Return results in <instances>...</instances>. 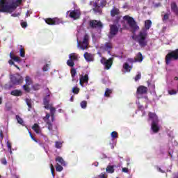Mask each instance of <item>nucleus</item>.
<instances>
[{
    "label": "nucleus",
    "instance_id": "obj_1",
    "mask_svg": "<svg viewBox=\"0 0 178 178\" xmlns=\"http://www.w3.org/2000/svg\"><path fill=\"white\" fill-rule=\"evenodd\" d=\"M151 26H152V22L149 19L146 20L145 22V28L135 37L136 41L138 42L142 48L147 47L148 44V30L151 29Z\"/></svg>",
    "mask_w": 178,
    "mask_h": 178
},
{
    "label": "nucleus",
    "instance_id": "obj_2",
    "mask_svg": "<svg viewBox=\"0 0 178 178\" xmlns=\"http://www.w3.org/2000/svg\"><path fill=\"white\" fill-rule=\"evenodd\" d=\"M22 2L23 0H0V12L13 13Z\"/></svg>",
    "mask_w": 178,
    "mask_h": 178
},
{
    "label": "nucleus",
    "instance_id": "obj_3",
    "mask_svg": "<svg viewBox=\"0 0 178 178\" xmlns=\"http://www.w3.org/2000/svg\"><path fill=\"white\" fill-rule=\"evenodd\" d=\"M149 120L152 121L151 124V134H155L159 131L161 126L159 125V120L158 119V115L155 113H149Z\"/></svg>",
    "mask_w": 178,
    "mask_h": 178
},
{
    "label": "nucleus",
    "instance_id": "obj_4",
    "mask_svg": "<svg viewBox=\"0 0 178 178\" xmlns=\"http://www.w3.org/2000/svg\"><path fill=\"white\" fill-rule=\"evenodd\" d=\"M48 93L43 99V104L44 106V108L50 111V115L51 118V122L54 120L55 113L56 112V108L52 106V104H49V101L51 100L50 95L51 92L49 89L47 88Z\"/></svg>",
    "mask_w": 178,
    "mask_h": 178
},
{
    "label": "nucleus",
    "instance_id": "obj_5",
    "mask_svg": "<svg viewBox=\"0 0 178 178\" xmlns=\"http://www.w3.org/2000/svg\"><path fill=\"white\" fill-rule=\"evenodd\" d=\"M123 19L126 22V24L122 25L123 29L130 30L131 33H134V18L125 15L123 17Z\"/></svg>",
    "mask_w": 178,
    "mask_h": 178
},
{
    "label": "nucleus",
    "instance_id": "obj_6",
    "mask_svg": "<svg viewBox=\"0 0 178 178\" xmlns=\"http://www.w3.org/2000/svg\"><path fill=\"white\" fill-rule=\"evenodd\" d=\"M148 91V88L144 86H140L137 88L136 95L138 99L143 98L144 99H148V96H147V92Z\"/></svg>",
    "mask_w": 178,
    "mask_h": 178
},
{
    "label": "nucleus",
    "instance_id": "obj_7",
    "mask_svg": "<svg viewBox=\"0 0 178 178\" xmlns=\"http://www.w3.org/2000/svg\"><path fill=\"white\" fill-rule=\"evenodd\" d=\"M177 59H178V49L166 55L165 63L166 65H170L172 60H177Z\"/></svg>",
    "mask_w": 178,
    "mask_h": 178
},
{
    "label": "nucleus",
    "instance_id": "obj_8",
    "mask_svg": "<svg viewBox=\"0 0 178 178\" xmlns=\"http://www.w3.org/2000/svg\"><path fill=\"white\" fill-rule=\"evenodd\" d=\"M89 26L91 29H96L97 30H102L104 28V24L101 21L98 20H90L89 22Z\"/></svg>",
    "mask_w": 178,
    "mask_h": 178
},
{
    "label": "nucleus",
    "instance_id": "obj_9",
    "mask_svg": "<svg viewBox=\"0 0 178 178\" xmlns=\"http://www.w3.org/2000/svg\"><path fill=\"white\" fill-rule=\"evenodd\" d=\"M88 40H90V36L88 34H86L83 37L82 42H78L77 47H80L81 49H87L88 48Z\"/></svg>",
    "mask_w": 178,
    "mask_h": 178
},
{
    "label": "nucleus",
    "instance_id": "obj_10",
    "mask_svg": "<svg viewBox=\"0 0 178 178\" xmlns=\"http://www.w3.org/2000/svg\"><path fill=\"white\" fill-rule=\"evenodd\" d=\"M70 59L67 60V66L70 67H73L74 66V62L79 60V55L76 53H72L69 56Z\"/></svg>",
    "mask_w": 178,
    "mask_h": 178
},
{
    "label": "nucleus",
    "instance_id": "obj_11",
    "mask_svg": "<svg viewBox=\"0 0 178 178\" xmlns=\"http://www.w3.org/2000/svg\"><path fill=\"white\" fill-rule=\"evenodd\" d=\"M10 80L13 84L16 86H19V84H22V83H23V77L19 74L12 75L10 76Z\"/></svg>",
    "mask_w": 178,
    "mask_h": 178
},
{
    "label": "nucleus",
    "instance_id": "obj_12",
    "mask_svg": "<svg viewBox=\"0 0 178 178\" xmlns=\"http://www.w3.org/2000/svg\"><path fill=\"white\" fill-rule=\"evenodd\" d=\"M101 63L105 66L106 70H109L113 65V58H110L108 60L105 58H102L100 60Z\"/></svg>",
    "mask_w": 178,
    "mask_h": 178
},
{
    "label": "nucleus",
    "instance_id": "obj_13",
    "mask_svg": "<svg viewBox=\"0 0 178 178\" xmlns=\"http://www.w3.org/2000/svg\"><path fill=\"white\" fill-rule=\"evenodd\" d=\"M45 23L49 24V26H56L58 24H60L62 23V20L58 18H47L44 19Z\"/></svg>",
    "mask_w": 178,
    "mask_h": 178
},
{
    "label": "nucleus",
    "instance_id": "obj_14",
    "mask_svg": "<svg viewBox=\"0 0 178 178\" xmlns=\"http://www.w3.org/2000/svg\"><path fill=\"white\" fill-rule=\"evenodd\" d=\"M119 33V28L118 26L113 24L110 25V32L108 35V38H113Z\"/></svg>",
    "mask_w": 178,
    "mask_h": 178
},
{
    "label": "nucleus",
    "instance_id": "obj_15",
    "mask_svg": "<svg viewBox=\"0 0 178 178\" xmlns=\"http://www.w3.org/2000/svg\"><path fill=\"white\" fill-rule=\"evenodd\" d=\"M49 118H51V114L47 113L46 116L43 118V120L46 122L48 130L51 131L54 127L52 126V122H51V120H49Z\"/></svg>",
    "mask_w": 178,
    "mask_h": 178
},
{
    "label": "nucleus",
    "instance_id": "obj_16",
    "mask_svg": "<svg viewBox=\"0 0 178 178\" xmlns=\"http://www.w3.org/2000/svg\"><path fill=\"white\" fill-rule=\"evenodd\" d=\"M88 74L81 75L79 78V84L81 87H84V83L88 84Z\"/></svg>",
    "mask_w": 178,
    "mask_h": 178
},
{
    "label": "nucleus",
    "instance_id": "obj_17",
    "mask_svg": "<svg viewBox=\"0 0 178 178\" xmlns=\"http://www.w3.org/2000/svg\"><path fill=\"white\" fill-rule=\"evenodd\" d=\"M80 15V11L78 10H74L70 13V17H71V19H74V20H77V19H79Z\"/></svg>",
    "mask_w": 178,
    "mask_h": 178
},
{
    "label": "nucleus",
    "instance_id": "obj_18",
    "mask_svg": "<svg viewBox=\"0 0 178 178\" xmlns=\"http://www.w3.org/2000/svg\"><path fill=\"white\" fill-rule=\"evenodd\" d=\"M93 6L94 8L92 9L95 13H99V15H101V13H102V8L99 5H98V3H94Z\"/></svg>",
    "mask_w": 178,
    "mask_h": 178
},
{
    "label": "nucleus",
    "instance_id": "obj_19",
    "mask_svg": "<svg viewBox=\"0 0 178 178\" xmlns=\"http://www.w3.org/2000/svg\"><path fill=\"white\" fill-rule=\"evenodd\" d=\"M83 56L87 62H92L94 60V57H92V54L86 52L83 54Z\"/></svg>",
    "mask_w": 178,
    "mask_h": 178
},
{
    "label": "nucleus",
    "instance_id": "obj_20",
    "mask_svg": "<svg viewBox=\"0 0 178 178\" xmlns=\"http://www.w3.org/2000/svg\"><path fill=\"white\" fill-rule=\"evenodd\" d=\"M120 13V10L116 7H113V9L111 10V17H115V16H118Z\"/></svg>",
    "mask_w": 178,
    "mask_h": 178
},
{
    "label": "nucleus",
    "instance_id": "obj_21",
    "mask_svg": "<svg viewBox=\"0 0 178 178\" xmlns=\"http://www.w3.org/2000/svg\"><path fill=\"white\" fill-rule=\"evenodd\" d=\"M10 94L14 97H22V95H23V92H22V90L17 89L11 91Z\"/></svg>",
    "mask_w": 178,
    "mask_h": 178
},
{
    "label": "nucleus",
    "instance_id": "obj_22",
    "mask_svg": "<svg viewBox=\"0 0 178 178\" xmlns=\"http://www.w3.org/2000/svg\"><path fill=\"white\" fill-rule=\"evenodd\" d=\"M33 130L36 133V134H41V128L38 124H34L32 127Z\"/></svg>",
    "mask_w": 178,
    "mask_h": 178
},
{
    "label": "nucleus",
    "instance_id": "obj_23",
    "mask_svg": "<svg viewBox=\"0 0 178 178\" xmlns=\"http://www.w3.org/2000/svg\"><path fill=\"white\" fill-rule=\"evenodd\" d=\"M144 60V57L143 56V54H141V52H139L137 55H136V58H134V62H139L141 63L143 62V60Z\"/></svg>",
    "mask_w": 178,
    "mask_h": 178
},
{
    "label": "nucleus",
    "instance_id": "obj_24",
    "mask_svg": "<svg viewBox=\"0 0 178 178\" xmlns=\"http://www.w3.org/2000/svg\"><path fill=\"white\" fill-rule=\"evenodd\" d=\"M171 10L174 12L176 15H178V8L177 4L175 2L171 3Z\"/></svg>",
    "mask_w": 178,
    "mask_h": 178
},
{
    "label": "nucleus",
    "instance_id": "obj_25",
    "mask_svg": "<svg viewBox=\"0 0 178 178\" xmlns=\"http://www.w3.org/2000/svg\"><path fill=\"white\" fill-rule=\"evenodd\" d=\"M131 70V67H130V65H129V63H125L123 65V70H122L123 73H126V72H129Z\"/></svg>",
    "mask_w": 178,
    "mask_h": 178
},
{
    "label": "nucleus",
    "instance_id": "obj_26",
    "mask_svg": "<svg viewBox=\"0 0 178 178\" xmlns=\"http://www.w3.org/2000/svg\"><path fill=\"white\" fill-rule=\"evenodd\" d=\"M56 162H58V163H60V165H62L63 166H65V160H63V158L60 156H57L56 158Z\"/></svg>",
    "mask_w": 178,
    "mask_h": 178
},
{
    "label": "nucleus",
    "instance_id": "obj_27",
    "mask_svg": "<svg viewBox=\"0 0 178 178\" xmlns=\"http://www.w3.org/2000/svg\"><path fill=\"white\" fill-rule=\"evenodd\" d=\"M26 103L28 106V111L30 112V111H31V108H33V106L31 105V104H33V101L30 99H26Z\"/></svg>",
    "mask_w": 178,
    "mask_h": 178
},
{
    "label": "nucleus",
    "instance_id": "obj_28",
    "mask_svg": "<svg viewBox=\"0 0 178 178\" xmlns=\"http://www.w3.org/2000/svg\"><path fill=\"white\" fill-rule=\"evenodd\" d=\"M106 170L108 173H113L115 172V168H113V165H108L106 168Z\"/></svg>",
    "mask_w": 178,
    "mask_h": 178
},
{
    "label": "nucleus",
    "instance_id": "obj_29",
    "mask_svg": "<svg viewBox=\"0 0 178 178\" xmlns=\"http://www.w3.org/2000/svg\"><path fill=\"white\" fill-rule=\"evenodd\" d=\"M25 81L27 86H31V84H33V81L31 80V78H30V76H26Z\"/></svg>",
    "mask_w": 178,
    "mask_h": 178
},
{
    "label": "nucleus",
    "instance_id": "obj_30",
    "mask_svg": "<svg viewBox=\"0 0 178 178\" xmlns=\"http://www.w3.org/2000/svg\"><path fill=\"white\" fill-rule=\"evenodd\" d=\"M104 48H105L106 51H109V49H112V43L106 42L104 44Z\"/></svg>",
    "mask_w": 178,
    "mask_h": 178
},
{
    "label": "nucleus",
    "instance_id": "obj_31",
    "mask_svg": "<svg viewBox=\"0 0 178 178\" xmlns=\"http://www.w3.org/2000/svg\"><path fill=\"white\" fill-rule=\"evenodd\" d=\"M111 94H112V89L106 88L104 93V97L108 98V97H111Z\"/></svg>",
    "mask_w": 178,
    "mask_h": 178
},
{
    "label": "nucleus",
    "instance_id": "obj_32",
    "mask_svg": "<svg viewBox=\"0 0 178 178\" xmlns=\"http://www.w3.org/2000/svg\"><path fill=\"white\" fill-rule=\"evenodd\" d=\"M33 90H34V91H38V90L41 89V85L38 84V83H35L33 86H32Z\"/></svg>",
    "mask_w": 178,
    "mask_h": 178
},
{
    "label": "nucleus",
    "instance_id": "obj_33",
    "mask_svg": "<svg viewBox=\"0 0 178 178\" xmlns=\"http://www.w3.org/2000/svg\"><path fill=\"white\" fill-rule=\"evenodd\" d=\"M19 56H21V58H24V56H26V53L24 51L23 46H21V49L19 50Z\"/></svg>",
    "mask_w": 178,
    "mask_h": 178
},
{
    "label": "nucleus",
    "instance_id": "obj_34",
    "mask_svg": "<svg viewBox=\"0 0 178 178\" xmlns=\"http://www.w3.org/2000/svg\"><path fill=\"white\" fill-rule=\"evenodd\" d=\"M56 172H62V170H63V167L57 163L56 165Z\"/></svg>",
    "mask_w": 178,
    "mask_h": 178
},
{
    "label": "nucleus",
    "instance_id": "obj_35",
    "mask_svg": "<svg viewBox=\"0 0 178 178\" xmlns=\"http://www.w3.org/2000/svg\"><path fill=\"white\" fill-rule=\"evenodd\" d=\"M81 107L82 108V109H86V108H87V101H82L81 102Z\"/></svg>",
    "mask_w": 178,
    "mask_h": 178
},
{
    "label": "nucleus",
    "instance_id": "obj_36",
    "mask_svg": "<svg viewBox=\"0 0 178 178\" xmlns=\"http://www.w3.org/2000/svg\"><path fill=\"white\" fill-rule=\"evenodd\" d=\"M76 74H77V72L76 71V70L74 68H71V76L72 79H74Z\"/></svg>",
    "mask_w": 178,
    "mask_h": 178
},
{
    "label": "nucleus",
    "instance_id": "obj_37",
    "mask_svg": "<svg viewBox=\"0 0 178 178\" xmlns=\"http://www.w3.org/2000/svg\"><path fill=\"white\" fill-rule=\"evenodd\" d=\"M50 169H51V172L53 177H55V168H54L53 163L50 164Z\"/></svg>",
    "mask_w": 178,
    "mask_h": 178
},
{
    "label": "nucleus",
    "instance_id": "obj_38",
    "mask_svg": "<svg viewBox=\"0 0 178 178\" xmlns=\"http://www.w3.org/2000/svg\"><path fill=\"white\" fill-rule=\"evenodd\" d=\"M72 92L73 94H79V92H80V88H77V87H74L72 88Z\"/></svg>",
    "mask_w": 178,
    "mask_h": 178
},
{
    "label": "nucleus",
    "instance_id": "obj_39",
    "mask_svg": "<svg viewBox=\"0 0 178 178\" xmlns=\"http://www.w3.org/2000/svg\"><path fill=\"white\" fill-rule=\"evenodd\" d=\"M16 119L17 120V122L19 124H23L24 122H23V119H22V118H20V116H19L18 115H16Z\"/></svg>",
    "mask_w": 178,
    "mask_h": 178
},
{
    "label": "nucleus",
    "instance_id": "obj_40",
    "mask_svg": "<svg viewBox=\"0 0 178 178\" xmlns=\"http://www.w3.org/2000/svg\"><path fill=\"white\" fill-rule=\"evenodd\" d=\"M141 79V72H138L136 76H135V81H138Z\"/></svg>",
    "mask_w": 178,
    "mask_h": 178
},
{
    "label": "nucleus",
    "instance_id": "obj_41",
    "mask_svg": "<svg viewBox=\"0 0 178 178\" xmlns=\"http://www.w3.org/2000/svg\"><path fill=\"white\" fill-rule=\"evenodd\" d=\"M136 105H137L138 109H140V111H144V106H141V104H140V102L138 100H136Z\"/></svg>",
    "mask_w": 178,
    "mask_h": 178
},
{
    "label": "nucleus",
    "instance_id": "obj_42",
    "mask_svg": "<svg viewBox=\"0 0 178 178\" xmlns=\"http://www.w3.org/2000/svg\"><path fill=\"white\" fill-rule=\"evenodd\" d=\"M55 147L56 148H58V149L62 148V143L59 141H56L55 143Z\"/></svg>",
    "mask_w": 178,
    "mask_h": 178
},
{
    "label": "nucleus",
    "instance_id": "obj_43",
    "mask_svg": "<svg viewBox=\"0 0 178 178\" xmlns=\"http://www.w3.org/2000/svg\"><path fill=\"white\" fill-rule=\"evenodd\" d=\"M29 85H24L23 88L26 92H30V87H29Z\"/></svg>",
    "mask_w": 178,
    "mask_h": 178
},
{
    "label": "nucleus",
    "instance_id": "obj_44",
    "mask_svg": "<svg viewBox=\"0 0 178 178\" xmlns=\"http://www.w3.org/2000/svg\"><path fill=\"white\" fill-rule=\"evenodd\" d=\"M0 161L2 165H8V161H6V158L5 157L1 158Z\"/></svg>",
    "mask_w": 178,
    "mask_h": 178
},
{
    "label": "nucleus",
    "instance_id": "obj_45",
    "mask_svg": "<svg viewBox=\"0 0 178 178\" xmlns=\"http://www.w3.org/2000/svg\"><path fill=\"white\" fill-rule=\"evenodd\" d=\"M169 19V13H166L164 15L163 17V22H168V19Z\"/></svg>",
    "mask_w": 178,
    "mask_h": 178
},
{
    "label": "nucleus",
    "instance_id": "obj_46",
    "mask_svg": "<svg viewBox=\"0 0 178 178\" xmlns=\"http://www.w3.org/2000/svg\"><path fill=\"white\" fill-rule=\"evenodd\" d=\"M168 93L170 95H176V94H177V91L176 90H168Z\"/></svg>",
    "mask_w": 178,
    "mask_h": 178
},
{
    "label": "nucleus",
    "instance_id": "obj_47",
    "mask_svg": "<svg viewBox=\"0 0 178 178\" xmlns=\"http://www.w3.org/2000/svg\"><path fill=\"white\" fill-rule=\"evenodd\" d=\"M43 72H48L49 70V64H46L43 68H42Z\"/></svg>",
    "mask_w": 178,
    "mask_h": 178
},
{
    "label": "nucleus",
    "instance_id": "obj_48",
    "mask_svg": "<svg viewBox=\"0 0 178 178\" xmlns=\"http://www.w3.org/2000/svg\"><path fill=\"white\" fill-rule=\"evenodd\" d=\"M29 136L31 138V140H33V141H35V143H38V140H37L34 136H33V134H31V132H29Z\"/></svg>",
    "mask_w": 178,
    "mask_h": 178
},
{
    "label": "nucleus",
    "instance_id": "obj_49",
    "mask_svg": "<svg viewBox=\"0 0 178 178\" xmlns=\"http://www.w3.org/2000/svg\"><path fill=\"white\" fill-rule=\"evenodd\" d=\"M111 137L112 138H118V132L116 131H113L111 133Z\"/></svg>",
    "mask_w": 178,
    "mask_h": 178
},
{
    "label": "nucleus",
    "instance_id": "obj_50",
    "mask_svg": "<svg viewBox=\"0 0 178 178\" xmlns=\"http://www.w3.org/2000/svg\"><path fill=\"white\" fill-rule=\"evenodd\" d=\"M13 60H15V62L20 63V57H18V56H15L13 58Z\"/></svg>",
    "mask_w": 178,
    "mask_h": 178
},
{
    "label": "nucleus",
    "instance_id": "obj_51",
    "mask_svg": "<svg viewBox=\"0 0 178 178\" xmlns=\"http://www.w3.org/2000/svg\"><path fill=\"white\" fill-rule=\"evenodd\" d=\"M100 5H101L102 8H104V6H106V1L102 0V1L100 2Z\"/></svg>",
    "mask_w": 178,
    "mask_h": 178
},
{
    "label": "nucleus",
    "instance_id": "obj_52",
    "mask_svg": "<svg viewBox=\"0 0 178 178\" xmlns=\"http://www.w3.org/2000/svg\"><path fill=\"white\" fill-rule=\"evenodd\" d=\"M2 140H3V131L1 130L0 131V143H2Z\"/></svg>",
    "mask_w": 178,
    "mask_h": 178
},
{
    "label": "nucleus",
    "instance_id": "obj_53",
    "mask_svg": "<svg viewBox=\"0 0 178 178\" xmlns=\"http://www.w3.org/2000/svg\"><path fill=\"white\" fill-rule=\"evenodd\" d=\"M137 30H140V26H138V25H137V22H136V21L134 22V31H137Z\"/></svg>",
    "mask_w": 178,
    "mask_h": 178
},
{
    "label": "nucleus",
    "instance_id": "obj_54",
    "mask_svg": "<svg viewBox=\"0 0 178 178\" xmlns=\"http://www.w3.org/2000/svg\"><path fill=\"white\" fill-rule=\"evenodd\" d=\"M21 26L22 29H26V27H27V22H21Z\"/></svg>",
    "mask_w": 178,
    "mask_h": 178
},
{
    "label": "nucleus",
    "instance_id": "obj_55",
    "mask_svg": "<svg viewBox=\"0 0 178 178\" xmlns=\"http://www.w3.org/2000/svg\"><path fill=\"white\" fill-rule=\"evenodd\" d=\"M172 152H173V147L168 148V154L170 156H172Z\"/></svg>",
    "mask_w": 178,
    "mask_h": 178
},
{
    "label": "nucleus",
    "instance_id": "obj_56",
    "mask_svg": "<svg viewBox=\"0 0 178 178\" xmlns=\"http://www.w3.org/2000/svg\"><path fill=\"white\" fill-rule=\"evenodd\" d=\"M7 147H8V149H12V143H10L9 141H7Z\"/></svg>",
    "mask_w": 178,
    "mask_h": 178
},
{
    "label": "nucleus",
    "instance_id": "obj_57",
    "mask_svg": "<svg viewBox=\"0 0 178 178\" xmlns=\"http://www.w3.org/2000/svg\"><path fill=\"white\" fill-rule=\"evenodd\" d=\"M156 169H157V170H158L159 172H160L161 173H165V170L161 169V168L157 167Z\"/></svg>",
    "mask_w": 178,
    "mask_h": 178
},
{
    "label": "nucleus",
    "instance_id": "obj_58",
    "mask_svg": "<svg viewBox=\"0 0 178 178\" xmlns=\"http://www.w3.org/2000/svg\"><path fill=\"white\" fill-rule=\"evenodd\" d=\"M168 136L171 138V140H173V132L172 131L168 133Z\"/></svg>",
    "mask_w": 178,
    "mask_h": 178
},
{
    "label": "nucleus",
    "instance_id": "obj_59",
    "mask_svg": "<svg viewBox=\"0 0 178 178\" xmlns=\"http://www.w3.org/2000/svg\"><path fill=\"white\" fill-rule=\"evenodd\" d=\"M122 172H124V173H127L129 172V168H122Z\"/></svg>",
    "mask_w": 178,
    "mask_h": 178
},
{
    "label": "nucleus",
    "instance_id": "obj_60",
    "mask_svg": "<svg viewBox=\"0 0 178 178\" xmlns=\"http://www.w3.org/2000/svg\"><path fill=\"white\" fill-rule=\"evenodd\" d=\"M11 16L13 17H17V16H20V13H17V14L13 13V14L11 15Z\"/></svg>",
    "mask_w": 178,
    "mask_h": 178
},
{
    "label": "nucleus",
    "instance_id": "obj_61",
    "mask_svg": "<svg viewBox=\"0 0 178 178\" xmlns=\"http://www.w3.org/2000/svg\"><path fill=\"white\" fill-rule=\"evenodd\" d=\"M172 178H178V172H175L172 175Z\"/></svg>",
    "mask_w": 178,
    "mask_h": 178
},
{
    "label": "nucleus",
    "instance_id": "obj_62",
    "mask_svg": "<svg viewBox=\"0 0 178 178\" xmlns=\"http://www.w3.org/2000/svg\"><path fill=\"white\" fill-rule=\"evenodd\" d=\"M161 154H165V152H168V149H165V151H163V148L161 149Z\"/></svg>",
    "mask_w": 178,
    "mask_h": 178
},
{
    "label": "nucleus",
    "instance_id": "obj_63",
    "mask_svg": "<svg viewBox=\"0 0 178 178\" xmlns=\"http://www.w3.org/2000/svg\"><path fill=\"white\" fill-rule=\"evenodd\" d=\"M8 63H9V65H13V66H14V65H15V63L13 62V60H8Z\"/></svg>",
    "mask_w": 178,
    "mask_h": 178
},
{
    "label": "nucleus",
    "instance_id": "obj_64",
    "mask_svg": "<svg viewBox=\"0 0 178 178\" xmlns=\"http://www.w3.org/2000/svg\"><path fill=\"white\" fill-rule=\"evenodd\" d=\"M99 178H106V176L104 175V174H102L100 175H99Z\"/></svg>",
    "mask_w": 178,
    "mask_h": 178
}]
</instances>
